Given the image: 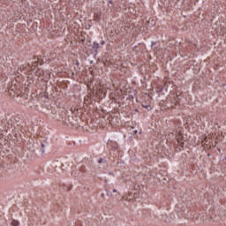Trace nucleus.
Masks as SVG:
<instances>
[{
	"label": "nucleus",
	"mask_w": 226,
	"mask_h": 226,
	"mask_svg": "<svg viewBox=\"0 0 226 226\" xmlns=\"http://www.w3.org/2000/svg\"><path fill=\"white\" fill-rule=\"evenodd\" d=\"M94 94H95L96 98L99 100H103L105 96H107V85H99L95 88H94Z\"/></svg>",
	"instance_id": "nucleus-1"
},
{
	"label": "nucleus",
	"mask_w": 226,
	"mask_h": 226,
	"mask_svg": "<svg viewBox=\"0 0 226 226\" xmlns=\"http://www.w3.org/2000/svg\"><path fill=\"white\" fill-rule=\"evenodd\" d=\"M176 139H177V147L179 148V150L183 149V147H185V140L183 139V134L182 133H178L176 136Z\"/></svg>",
	"instance_id": "nucleus-2"
},
{
	"label": "nucleus",
	"mask_w": 226,
	"mask_h": 226,
	"mask_svg": "<svg viewBox=\"0 0 226 226\" xmlns=\"http://www.w3.org/2000/svg\"><path fill=\"white\" fill-rule=\"evenodd\" d=\"M136 192H130L127 195L123 196V200H126V202H133L137 196H135Z\"/></svg>",
	"instance_id": "nucleus-3"
},
{
	"label": "nucleus",
	"mask_w": 226,
	"mask_h": 226,
	"mask_svg": "<svg viewBox=\"0 0 226 226\" xmlns=\"http://www.w3.org/2000/svg\"><path fill=\"white\" fill-rule=\"evenodd\" d=\"M213 142V139H211V136L208 137H205L204 140L202 141V143L205 146H207L208 147H211V143Z\"/></svg>",
	"instance_id": "nucleus-4"
},
{
	"label": "nucleus",
	"mask_w": 226,
	"mask_h": 226,
	"mask_svg": "<svg viewBox=\"0 0 226 226\" xmlns=\"http://www.w3.org/2000/svg\"><path fill=\"white\" fill-rule=\"evenodd\" d=\"M184 218H186V220H192V218H193V212L191 210H185Z\"/></svg>",
	"instance_id": "nucleus-5"
},
{
	"label": "nucleus",
	"mask_w": 226,
	"mask_h": 226,
	"mask_svg": "<svg viewBox=\"0 0 226 226\" xmlns=\"http://www.w3.org/2000/svg\"><path fill=\"white\" fill-rule=\"evenodd\" d=\"M34 73H35V75H36L37 77H41V75H43L44 72H43V70L37 68V69L35 70V72H34Z\"/></svg>",
	"instance_id": "nucleus-6"
},
{
	"label": "nucleus",
	"mask_w": 226,
	"mask_h": 226,
	"mask_svg": "<svg viewBox=\"0 0 226 226\" xmlns=\"http://www.w3.org/2000/svg\"><path fill=\"white\" fill-rule=\"evenodd\" d=\"M93 49L94 50H98V49H100V44L94 42L93 43Z\"/></svg>",
	"instance_id": "nucleus-7"
},
{
	"label": "nucleus",
	"mask_w": 226,
	"mask_h": 226,
	"mask_svg": "<svg viewBox=\"0 0 226 226\" xmlns=\"http://www.w3.org/2000/svg\"><path fill=\"white\" fill-rule=\"evenodd\" d=\"M11 225L12 226H19V225H20V222H19V221H17V220H12Z\"/></svg>",
	"instance_id": "nucleus-8"
},
{
	"label": "nucleus",
	"mask_w": 226,
	"mask_h": 226,
	"mask_svg": "<svg viewBox=\"0 0 226 226\" xmlns=\"http://www.w3.org/2000/svg\"><path fill=\"white\" fill-rule=\"evenodd\" d=\"M98 163H103V159L100 158V159L98 160Z\"/></svg>",
	"instance_id": "nucleus-9"
},
{
	"label": "nucleus",
	"mask_w": 226,
	"mask_h": 226,
	"mask_svg": "<svg viewBox=\"0 0 226 226\" xmlns=\"http://www.w3.org/2000/svg\"><path fill=\"white\" fill-rule=\"evenodd\" d=\"M110 4H111V6H112V4H113L112 0H109V7H110Z\"/></svg>",
	"instance_id": "nucleus-10"
},
{
	"label": "nucleus",
	"mask_w": 226,
	"mask_h": 226,
	"mask_svg": "<svg viewBox=\"0 0 226 226\" xmlns=\"http://www.w3.org/2000/svg\"><path fill=\"white\" fill-rule=\"evenodd\" d=\"M115 146V148L117 149V143H113Z\"/></svg>",
	"instance_id": "nucleus-11"
},
{
	"label": "nucleus",
	"mask_w": 226,
	"mask_h": 226,
	"mask_svg": "<svg viewBox=\"0 0 226 226\" xmlns=\"http://www.w3.org/2000/svg\"><path fill=\"white\" fill-rule=\"evenodd\" d=\"M117 191L116 189L113 190V193H116Z\"/></svg>",
	"instance_id": "nucleus-12"
}]
</instances>
